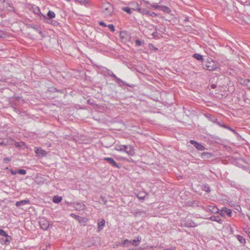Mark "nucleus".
I'll use <instances>...</instances> for the list:
<instances>
[{
	"label": "nucleus",
	"mask_w": 250,
	"mask_h": 250,
	"mask_svg": "<svg viewBox=\"0 0 250 250\" xmlns=\"http://www.w3.org/2000/svg\"><path fill=\"white\" fill-rule=\"evenodd\" d=\"M103 13L106 16H111L114 13V8L110 3L106 2L103 3L102 6Z\"/></svg>",
	"instance_id": "obj_1"
},
{
	"label": "nucleus",
	"mask_w": 250,
	"mask_h": 250,
	"mask_svg": "<svg viewBox=\"0 0 250 250\" xmlns=\"http://www.w3.org/2000/svg\"><path fill=\"white\" fill-rule=\"evenodd\" d=\"M203 68L207 70L214 71L217 68V66L215 62L211 58H209L206 62H203Z\"/></svg>",
	"instance_id": "obj_2"
},
{
	"label": "nucleus",
	"mask_w": 250,
	"mask_h": 250,
	"mask_svg": "<svg viewBox=\"0 0 250 250\" xmlns=\"http://www.w3.org/2000/svg\"><path fill=\"white\" fill-rule=\"evenodd\" d=\"M103 72H104V74L106 76H109L113 77L115 79H116L117 82L118 83H121L123 85H126L129 87H132V85L127 84L126 82L122 81L121 79L117 78L115 74H114V73L111 70L108 69L107 68H104Z\"/></svg>",
	"instance_id": "obj_3"
},
{
	"label": "nucleus",
	"mask_w": 250,
	"mask_h": 250,
	"mask_svg": "<svg viewBox=\"0 0 250 250\" xmlns=\"http://www.w3.org/2000/svg\"><path fill=\"white\" fill-rule=\"evenodd\" d=\"M136 9L133 8L135 10H137V11L143 15H146L150 17H154L156 16V14L155 13L153 12H151L150 11H149L147 9H144V8H139L138 4H136Z\"/></svg>",
	"instance_id": "obj_4"
},
{
	"label": "nucleus",
	"mask_w": 250,
	"mask_h": 250,
	"mask_svg": "<svg viewBox=\"0 0 250 250\" xmlns=\"http://www.w3.org/2000/svg\"><path fill=\"white\" fill-rule=\"evenodd\" d=\"M39 224L41 229L44 230H47L50 226H52V224H50L48 221L44 217L40 219Z\"/></svg>",
	"instance_id": "obj_5"
},
{
	"label": "nucleus",
	"mask_w": 250,
	"mask_h": 250,
	"mask_svg": "<svg viewBox=\"0 0 250 250\" xmlns=\"http://www.w3.org/2000/svg\"><path fill=\"white\" fill-rule=\"evenodd\" d=\"M104 160L106 161L109 165L114 167L120 168V166L115 161V160L110 157H104Z\"/></svg>",
	"instance_id": "obj_6"
},
{
	"label": "nucleus",
	"mask_w": 250,
	"mask_h": 250,
	"mask_svg": "<svg viewBox=\"0 0 250 250\" xmlns=\"http://www.w3.org/2000/svg\"><path fill=\"white\" fill-rule=\"evenodd\" d=\"M124 151L129 155L132 156L134 154L133 147L131 145H125Z\"/></svg>",
	"instance_id": "obj_7"
},
{
	"label": "nucleus",
	"mask_w": 250,
	"mask_h": 250,
	"mask_svg": "<svg viewBox=\"0 0 250 250\" xmlns=\"http://www.w3.org/2000/svg\"><path fill=\"white\" fill-rule=\"evenodd\" d=\"M190 143L198 150H203L205 149V147L201 144L199 143L194 140H190Z\"/></svg>",
	"instance_id": "obj_8"
},
{
	"label": "nucleus",
	"mask_w": 250,
	"mask_h": 250,
	"mask_svg": "<svg viewBox=\"0 0 250 250\" xmlns=\"http://www.w3.org/2000/svg\"><path fill=\"white\" fill-rule=\"evenodd\" d=\"M208 118L213 123H215L220 126H223L222 125L223 123L219 121L214 116L209 115L207 116Z\"/></svg>",
	"instance_id": "obj_9"
},
{
	"label": "nucleus",
	"mask_w": 250,
	"mask_h": 250,
	"mask_svg": "<svg viewBox=\"0 0 250 250\" xmlns=\"http://www.w3.org/2000/svg\"><path fill=\"white\" fill-rule=\"evenodd\" d=\"M74 208L77 210H83L85 208V206L83 202H77L75 204Z\"/></svg>",
	"instance_id": "obj_10"
},
{
	"label": "nucleus",
	"mask_w": 250,
	"mask_h": 250,
	"mask_svg": "<svg viewBox=\"0 0 250 250\" xmlns=\"http://www.w3.org/2000/svg\"><path fill=\"white\" fill-rule=\"evenodd\" d=\"M207 210L211 212L212 213H215L218 212L219 209L215 206H208L207 207Z\"/></svg>",
	"instance_id": "obj_11"
},
{
	"label": "nucleus",
	"mask_w": 250,
	"mask_h": 250,
	"mask_svg": "<svg viewBox=\"0 0 250 250\" xmlns=\"http://www.w3.org/2000/svg\"><path fill=\"white\" fill-rule=\"evenodd\" d=\"M105 221L104 219H102L100 221L98 222V229L97 231H101L105 226Z\"/></svg>",
	"instance_id": "obj_12"
},
{
	"label": "nucleus",
	"mask_w": 250,
	"mask_h": 250,
	"mask_svg": "<svg viewBox=\"0 0 250 250\" xmlns=\"http://www.w3.org/2000/svg\"><path fill=\"white\" fill-rule=\"evenodd\" d=\"M30 204V201L28 199L27 200H21L20 201H18L16 203V206L17 207H19L21 206H23L26 204Z\"/></svg>",
	"instance_id": "obj_13"
},
{
	"label": "nucleus",
	"mask_w": 250,
	"mask_h": 250,
	"mask_svg": "<svg viewBox=\"0 0 250 250\" xmlns=\"http://www.w3.org/2000/svg\"><path fill=\"white\" fill-rule=\"evenodd\" d=\"M240 83L241 84L246 86L248 88L250 89V79H246L244 80H241Z\"/></svg>",
	"instance_id": "obj_14"
},
{
	"label": "nucleus",
	"mask_w": 250,
	"mask_h": 250,
	"mask_svg": "<svg viewBox=\"0 0 250 250\" xmlns=\"http://www.w3.org/2000/svg\"><path fill=\"white\" fill-rule=\"evenodd\" d=\"M141 240V237H138L137 240H129V244L134 246H137L139 245Z\"/></svg>",
	"instance_id": "obj_15"
},
{
	"label": "nucleus",
	"mask_w": 250,
	"mask_h": 250,
	"mask_svg": "<svg viewBox=\"0 0 250 250\" xmlns=\"http://www.w3.org/2000/svg\"><path fill=\"white\" fill-rule=\"evenodd\" d=\"M147 195L145 191H140L136 194V197L140 200H144L145 197Z\"/></svg>",
	"instance_id": "obj_16"
},
{
	"label": "nucleus",
	"mask_w": 250,
	"mask_h": 250,
	"mask_svg": "<svg viewBox=\"0 0 250 250\" xmlns=\"http://www.w3.org/2000/svg\"><path fill=\"white\" fill-rule=\"evenodd\" d=\"M209 219L212 221H216L221 224H222L223 222V221L218 216H211V217H209Z\"/></svg>",
	"instance_id": "obj_17"
},
{
	"label": "nucleus",
	"mask_w": 250,
	"mask_h": 250,
	"mask_svg": "<svg viewBox=\"0 0 250 250\" xmlns=\"http://www.w3.org/2000/svg\"><path fill=\"white\" fill-rule=\"evenodd\" d=\"M135 217H139L140 216H144L146 214V211L144 210H140L133 212Z\"/></svg>",
	"instance_id": "obj_18"
},
{
	"label": "nucleus",
	"mask_w": 250,
	"mask_h": 250,
	"mask_svg": "<svg viewBox=\"0 0 250 250\" xmlns=\"http://www.w3.org/2000/svg\"><path fill=\"white\" fill-rule=\"evenodd\" d=\"M187 221L188 222V226L189 228H194L198 226V224H196L191 219H188Z\"/></svg>",
	"instance_id": "obj_19"
},
{
	"label": "nucleus",
	"mask_w": 250,
	"mask_h": 250,
	"mask_svg": "<svg viewBox=\"0 0 250 250\" xmlns=\"http://www.w3.org/2000/svg\"><path fill=\"white\" fill-rule=\"evenodd\" d=\"M125 145H116L115 146V149L117 151L124 152L125 149Z\"/></svg>",
	"instance_id": "obj_20"
},
{
	"label": "nucleus",
	"mask_w": 250,
	"mask_h": 250,
	"mask_svg": "<svg viewBox=\"0 0 250 250\" xmlns=\"http://www.w3.org/2000/svg\"><path fill=\"white\" fill-rule=\"evenodd\" d=\"M62 200V197L56 195L53 198V202L55 203H59Z\"/></svg>",
	"instance_id": "obj_21"
},
{
	"label": "nucleus",
	"mask_w": 250,
	"mask_h": 250,
	"mask_svg": "<svg viewBox=\"0 0 250 250\" xmlns=\"http://www.w3.org/2000/svg\"><path fill=\"white\" fill-rule=\"evenodd\" d=\"M193 57L198 61H203L204 60L203 56L199 54H194Z\"/></svg>",
	"instance_id": "obj_22"
},
{
	"label": "nucleus",
	"mask_w": 250,
	"mask_h": 250,
	"mask_svg": "<svg viewBox=\"0 0 250 250\" xmlns=\"http://www.w3.org/2000/svg\"><path fill=\"white\" fill-rule=\"evenodd\" d=\"M160 9L167 13H169L171 12V10L169 7L164 5H161Z\"/></svg>",
	"instance_id": "obj_23"
},
{
	"label": "nucleus",
	"mask_w": 250,
	"mask_h": 250,
	"mask_svg": "<svg viewBox=\"0 0 250 250\" xmlns=\"http://www.w3.org/2000/svg\"><path fill=\"white\" fill-rule=\"evenodd\" d=\"M0 1H1L2 3H3V7L7 9L8 8L10 7V6L12 5V4L8 1H6L5 0H0Z\"/></svg>",
	"instance_id": "obj_24"
},
{
	"label": "nucleus",
	"mask_w": 250,
	"mask_h": 250,
	"mask_svg": "<svg viewBox=\"0 0 250 250\" xmlns=\"http://www.w3.org/2000/svg\"><path fill=\"white\" fill-rule=\"evenodd\" d=\"M223 211L229 217L231 216L232 211L231 210L229 209L226 207L223 208Z\"/></svg>",
	"instance_id": "obj_25"
},
{
	"label": "nucleus",
	"mask_w": 250,
	"mask_h": 250,
	"mask_svg": "<svg viewBox=\"0 0 250 250\" xmlns=\"http://www.w3.org/2000/svg\"><path fill=\"white\" fill-rule=\"evenodd\" d=\"M8 144L9 143L7 139L0 138V146H7Z\"/></svg>",
	"instance_id": "obj_26"
},
{
	"label": "nucleus",
	"mask_w": 250,
	"mask_h": 250,
	"mask_svg": "<svg viewBox=\"0 0 250 250\" xmlns=\"http://www.w3.org/2000/svg\"><path fill=\"white\" fill-rule=\"evenodd\" d=\"M222 125H223L224 126H221V127H224L225 128H227L229 130H230L231 131H232V132H233L234 134H237L238 133H237V132L233 129H232L231 127H230V126H228V125H226L225 124H224L223 123H222Z\"/></svg>",
	"instance_id": "obj_27"
},
{
	"label": "nucleus",
	"mask_w": 250,
	"mask_h": 250,
	"mask_svg": "<svg viewBox=\"0 0 250 250\" xmlns=\"http://www.w3.org/2000/svg\"><path fill=\"white\" fill-rule=\"evenodd\" d=\"M222 125H223L224 126H221V127H224L225 128H227L229 130H230L231 131H232V132H233L234 134H237L238 133H237V132L233 129H232L231 127H230V126H228V125H226L225 124H224L223 123H222Z\"/></svg>",
	"instance_id": "obj_28"
},
{
	"label": "nucleus",
	"mask_w": 250,
	"mask_h": 250,
	"mask_svg": "<svg viewBox=\"0 0 250 250\" xmlns=\"http://www.w3.org/2000/svg\"><path fill=\"white\" fill-rule=\"evenodd\" d=\"M222 125H223L224 126H221V127H224L225 128H227L229 130H230L231 131H232V132H233L234 134H237L238 133H237V132L233 129H232L231 127H230V126H228V125H226L225 124H224L223 123H222Z\"/></svg>",
	"instance_id": "obj_29"
},
{
	"label": "nucleus",
	"mask_w": 250,
	"mask_h": 250,
	"mask_svg": "<svg viewBox=\"0 0 250 250\" xmlns=\"http://www.w3.org/2000/svg\"><path fill=\"white\" fill-rule=\"evenodd\" d=\"M55 14L53 11H49L47 14V16L48 17L49 19H52L55 17Z\"/></svg>",
	"instance_id": "obj_30"
},
{
	"label": "nucleus",
	"mask_w": 250,
	"mask_h": 250,
	"mask_svg": "<svg viewBox=\"0 0 250 250\" xmlns=\"http://www.w3.org/2000/svg\"><path fill=\"white\" fill-rule=\"evenodd\" d=\"M76 1L84 5L89 3V0H75Z\"/></svg>",
	"instance_id": "obj_31"
},
{
	"label": "nucleus",
	"mask_w": 250,
	"mask_h": 250,
	"mask_svg": "<svg viewBox=\"0 0 250 250\" xmlns=\"http://www.w3.org/2000/svg\"><path fill=\"white\" fill-rule=\"evenodd\" d=\"M203 190L207 193H209L210 191V187L208 184L203 186Z\"/></svg>",
	"instance_id": "obj_32"
},
{
	"label": "nucleus",
	"mask_w": 250,
	"mask_h": 250,
	"mask_svg": "<svg viewBox=\"0 0 250 250\" xmlns=\"http://www.w3.org/2000/svg\"><path fill=\"white\" fill-rule=\"evenodd\" d=\"M145 2L147 4H150L151 3H161V0H146Z\"/></svg>",
	"instance_id": "obj_33"
},
{
	"label": "nucleus",
	"mask_w": 250,
	"mask_h": 250,
	"mask_svg": "<svg viewBox=\"0 0 250 250\" xmlns=\"http://www.w3.org/2000/svg\"><path fill=\"white\" fill-rule=\"evenodd\" d=\"M71 216L73 217L76 220L78 221L79 222H81L82 221V219H83V218L81 217V216L77 215H75V214H73V213H72L71 214Z\"/></svg>",
	"instance_id": "obj_34"
},
{
	"label": "nucleus",
	"mask_w": 250,
	"mask_h": 250,
	"mask_svg": "<svg viewBox=\"0 0 250 250\" xmlns=\"http://www.w3.org/2000/svg\"><path fill=\"white\" fill-rule=\"evenodd\" d=\"M122 10L123 11H124L125 12L128 13V14H131L132 13V8H130V7H123L122 8Z\"/></svg>",
	"instance_id": "obj_35"
},
{
	"label": "nucleus",
	"mask_w": 250,
	"mask_h": 250,
	"mask_svg": "<svg viewBox=\"0 0 250 250\" xmlns=\"http://www.w3.org/2000/svg\"><path fill=\"white\" fill-rule=\"evenodd\" d=\"M238 240L242 244H244L246 242L245 239L241 235H238L237 236Z\"/></svg>",
	"instance_id": "obj_36"
},
{
	"label": "nucleus",
	"mask_w": 250,
	"mask_h": 250,
	"mask_svg": "<svg viewBox=\"0 0 250 250\" xmlns=\"http://www.w3.org/2000/svg\"><path fill=\"white\" fill-rule=\"evenodd\" d=\"M238 99L239 101H240V100L242 99L245 103H248L247 101H249V100L247 97L246 94H243L242 97L241 98L239 97Z\"/></svg>",
	"instance_id": "obj_37"
},
{
	"label": "nucleus",
	"mask_w": 250,
	"mask_h": 250,
	"mask_svg": "<svg viewBox=\"0 0 250 250\" xmlns=\"http://www.w3.org/2000/svg\"><path fill=\"white\" fill-rule=\"evenodd\" d=\"M24 145V143L22 142H15V146L17 147H21Z\"/></svg>",
	"instance_id": "obj_38"
},
{
	"label": "nucleus",
	"mask_w": 250,
	"mask_h": 250,
	"mask_svg": "<svg viewBox=\"0 0 250 250\" xmlns=\"http://www.w3.org/2000/svg\"><path fill=\"white\" fill-rule=\"evenodd\" d=\"M5 237V239L4 240V244H7L8 243H9L10 242V240L11 239V238L10 236H8V235L6 236H4Z\"/></svg>",
	"instance_id": "obj_39"
},
{
	"label": "nucleus",
	"mask_w": 250,
	"mask_h": 250,
	"mask_svg": "<svg viewBox=\"0 0 250 250\" xmlns=\"http://www.w3.org/2000/svg\"><path fill=\"white\" fill-rule=\"evenodd\" d=\"M36 152L37 154H42L43 156L45 155V151L42 150L41 149H37V150L36 151Z\"/></svg>",
	"instance_id": "obj_40"
},
{
	"label": "nucleus",
	"mask_w": 250,
	"mask_h": 250,
	"mask_svg": "<svg viewBox=\"0 0 250 250\" xmlns=\"http://www.w3.org/2000/svg\"><path fill=\"white\" fill-rule=\"evenodd\" d=\"M158 3H151L150 4L152 7H154L156 9H160L161 5H158Z\"/></svg>",
	"instance_id": "obj_41"
},
{
	"label": "nucleus",
	"mask_w": 250,
	"mask_h": 250,
	"mask_svg": "<svg viewBox=\"0 0 250 250\" xmlns=\"http://www.w3.org/2000/svg\"><path fill=\"white\" fill-rule=\"evenodd\" d=\"M18 174L25 175L26 173V170L23 169H19L17 170Z\"/></svg>",
	"instance_id": "obj_42"
},
{
	"label": "nucleus",
	"mask_w": 250,
	"mask_h": 250,
	"mask_svg": "<svg viewBox=\"0 0 250 250\" xmlns=\"http://www.w3.org/2000/svg\"><path fill=\"white\" fill-rule=\"evenodd\" d=\"M144 43V41L141 42L139 40H136L135 41V44H136V45L137 46H141Z\"/></svg>",
	"instance_id": "obj_43"
},
{
	"label": "nucleus",
	"mask_w": 250,
	"mask_h": 250,
	"mask_svg": "<svg viewBox=\"0 0 250 250\" xmlns=\"http://www.w3.org/2000/svg\"><path fill=\"white\" fill-rule=\"evenodd\" d=\"M129 244V240L128 239H125L124 241L122 243V246L124 247L128 246V245Z\"/></svg>",
	"instance_id": "obj_44"
},
{
	"label": "nucleus",
	"mask_w": 250,
	"mask_h": 250,
	"mask_svg": "<svg viewBox=\"0 0 250 250\" xmlns=\"http://www.w3.org/2000/svg\"><path fill=\"white\" fill-rule=\"evenodd\" d=\"M31 27L33 29H34L35 31H36L37 32L38 31H39V30L40 29V27L38 25H36L32 24V25H31Z\"/></svg>",
	"instance_id": "obj_45"
},
{
	"label": "nucleus",
	"mask_w": 250,
	"mask_h": 250,
	"mask_svg": "<svg viewBox=\"0 0 250 250\" xmlns=\"http://www.w3.org/2000/svg\"><path fill=\"white\" fill-rule=\"evenodd\" d=\"M107 26L111 32H113L115 31V28L113 24H110Z\"/></svg>",
	"instance_id": "obj_46"
},
{
	"label": "nucleus",
	"mask_w": 250,
	"mask_h": 250,
	"mask_svg": "<svg viewBox=\"0 0 250 250\" xmlns=\"http://www.w3.org/2000/svg\"><path fill=\"white\" fill-rule=\"evenodd\" d=\"M0 235L6 236L7 235V233L3 229H0Z\"/></svg>",
	"instance_id": "obj_47"
},
{
	"label": "nucleus",
	"mask_w": 250,
	"mask_h": 250,
	"mask_svg": "<svg viewBox=\"0 0 250 250\" xmlns=\"http://www.w3.org/2000/svg\"><path fill=\"white\" fill-rule=\"evenodd\" d=\"M148 47L150 49H153L155 51H157L158 50V48H157L156 47H155L153 44L152 43H150L149 44V45H148Z\"/></svg>",
	"instance_id": "obj_48"
},
{
	"label": "nucleus",
	"mask_w": 250,
	"mask_h": 250,
	"mask_svg": "<svg viewBox=\"0 0 250 250\" xmlns=\"http://www.w3.org/2000/svg\"><path fill=\"white\" fill-rule=\"evenodd\" d=\"M181 225L183 227H188L189 228L188 226V222L187 221H183L181 223Z\"/></svg>",
	"instance_id": "obj_49"
},
{
	"label": "nucleus",
	"mask_w": 250,
	"mask_h": 250,
	"mask_svg": "<svg viewBox=\"0 0 250 250\" xmlns=\"http://www.w3.org/2000/svg\"><path fill=\"white\" fill-rule=\"evenodd\" d=\"M155 29H156V31H155V32H153V33L152 34V36L153 37H154V38H155V37H157V36H158V33H157V32L156 31V30H157V29H156V27H155Z\"/></svg>",
	"instance_id": "obj_50"
},
{
	"label": "nucleus",
	"mask_w": 250,
	"mask_h": 250,
	"mask_svg": "<svg viewBox=\"0 0 250 250\" xmlns=\"http://www.w3.org/2000/svg\"><path fill=\"white\" fill-rule=\"evenodd\" d=\"M10 171L12 175H15L16 174H18L17 170H14L12 169H10Z\"/></svg>",
	"instance_id": "obj_51"
},
{
	"label": "nucleus",
	"mask_w": 250,
	"mask_h": 250,
	"mask_svg": "<svg viewBox=\"0 0 250 250\" xmlns=\"http://www.w3.org/2000/svg\"><path fill=\"white\" fill-rule=\"evenodd\" d=\"M3 161L4 162L7 163L11 161V159L8 157H6L3 159Z\"/></svg>",
	"instance_id": "obj_52"
},
{
	"label": "nucleus",
	"mask_w": 250,
	"mask_h": 250,
	"mask_svg": "<svg viewBox=\"0 0 250 250\" xmlns=\"http://www.w3.org/2000/svg\"><path fill=\"white\" fill-rule=\"evenodd\" d=\"M99 23L100 25H102L104 27L106 26V24L104 21H101Z\"/></svg>",
	"instance_id": "obj_53"
},
{
	"label": "nucleus",
	"mask_w": 250,
	"mask_h": 250,
	"mask_svg": "<svg viewBox=\"0 0 250 250\" xmlns=\"http://www.w3.org/2000/svg\"><path fill=\"white\" fill-rule=\"evenodd\" d=\"M7 10L9 11H14L15 10H14V8L11 5V6H10V7L7 8Z\"/></svg>",
	"instance_id": "obj_54"
},
{
	"label": "nucleus",
	"mask_w": 250,
	"mask_h": 250,
	"mask_svg": "<svg viewBox=\"0 0 250 250\" xmlns=\"http://www.w3.org/2000/svg\"><path fill=\"white\" fill-rule=\"evenodd\" d=\"M5 35L3 31L0 30V38H2Z\"/></svg>",
	"instance_id": "obj_55"
},
{
	"label": "nucleus",
	"mask_w": 250,
	"mask_h": 250,
	"mask_svg": "<svg viewBox=\"0 0 250 250\" xmlns=\"http://www.w3.org/2000/svg\"><path fill=\"white\" fill-rule=\"evenodd\" d=\"M54 92H59V93H63V91H62V90H59V89H58L56 88H54Z\"/></svg>",
	"instance_id": "obj_56"
},
{
	"label": "nucleus",
	"mask_w": 250,
	"mask_h": 250,
	"mask_svg": "<svg viewBox=\"0 0 250 250\" xmlns=\"http://www.w3.org/2000/svg\"><path fill=\"white\" fill-rule=\"evenodd\" d=\"M102 201L104 202V204L105 205L107 203V200L105 199V198L102 197H101Z\"/></svg>",
	"instance_id": "obj_57"
},
{
	"label": "nucleus",
	"mask_w": 250,
	"mask_h": 250,
	"mask_svg": "<svg viewBox=\"0 0 250 250\" xmlns=\"http://www.w3.org/2000/svg\"><path fill=\"white\" fill-rule=\"evenodd\" d=\"M52 24H53L54 25H57L58 24V22L55 21H52V23H51Z\"/></svg>",
	"instance_id": "obj_58"
},
{
	"label": "nucleus",
	"mask_w": 250,
	"mask_h": 250,
	"mask_svg": "<svg viewBox=\"0 0 250 250\" xmlns=\"http://www.w3.org/2000/svg\"><path fill=\"white\" fill-rule=\"evenodd\" d=\"M217 85L215 84H212L210 85V87L212 89H214L216 87Z\"/></svg>",
	"instance_id": "obj_59"
},
{
	"label": "nucleus",
	"mask_w": 250,
	"mask_h": 250,
	"mask_svg": "<svg viewBox=\"0 0 250 250\" xmlns=\"http://www.w3.org/2000/svg\"><path fill=\"white\" fill-rule=\"evenodd\" d=\"M225 212L224 211H223V209L222 210H220V214L221 215V216H224L225 215Z\"/></svg>",
	"instance_id": "obj_60"
},
{
	"label": "nucleus",
	"mask_w": 250,
	"mask_h": 250,
	"mask_svg": "<svg viewBox=\"0 0 250 250\" xmlns=\"http://www.w3.org/2000/svg\"><path fill=\"white\" fill-rule=\"evenodd\" d=\"M136 4H138V3H135V4H133V7L131 8L132 10L137 11L136 10H135V9H133V8H135V9L137 8Z\"/></svg>",
	"instance_id": "obj_61"
},
{
	"label": "nucleus",
	"mask_w": 250,
	"mask_h": 250,
	"mask_svg": "<svg viewBox=\"0 0 250 250\" xmlns=\"http://www.w3.org/2000/svg\"><path fill=\"white\" fill-rule=\"evenodd\" d=\"M244 230L246 232L250 233V229L245 228V229H244Z\"/></svg>",
	"instance_id": "obj_62"
},
{
	"label": "nucleus",
	"mask_w": 250,
	"mask_h": 250,
	"mask_svg": "<svg viewBox=\"0 0 250 250\" xmlns=\"http://www.w3.org/2000/svg\"><path fill=\"white\" fill-rule=\"evenodd\" d=\"M38 32L43 37V33L41 31L40 29L39 31H38Z\"/></svg>",
	"instance_id": "obj_63"
},
{
	"label": "nucleus",
	"mask_w": 250,
	"mask_h": 250,
	"mask_svg": "<svg viewBox=\"0 0 250 250\" xmlns=\"http://www.w3.org/2000/svg\"><path fill=\"white\" fill-rule=\"evenodd\" d=\"M164 250H174V249H164Z\"/></svg>",
	"instance_id": "obj_64"
}]
</instances>
